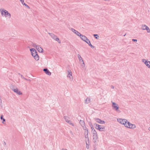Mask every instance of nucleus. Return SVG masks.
<instances>
[{
  "label": "nucleus",
  "mask_w": 150,
  "mask_h": 150,
  "mask_svg": "<svg viewBox=\"0 0 150 150\" xmlns=\"http://www.w3.org/2000/svg\"><path fill=\"white\" fill-rule=\"evenodd\" d=\"M70 132L72 134H73V133L71 131H70Z\"/></svg>",
  "instance_id": "nucleus-43"
},
{
  "label": "nucleus",
  "mask_w": 150,
  "mask_h": 150,
  "mask_svg": "<svg viewBox=\"0 0 150 150\" xmlns=\"http://www.w3.org/2000/svg\"><path fill=\"white\" fill-rule=\"evenodd\" d=\"M146 27H147L148 26L146 25H142V28L143 30H146Z\"/></svg>",
  "instance_id": "nucleus-21"
},
{
  "label": "nucleus",
  "mask_w": 150,
  "mask_h": 150,
  "mask_svg": "<svg viewBox=\"0 0 150 150\" xmlns=\"http://www.w3.org/2000/svg\"><path fill=\"white\" fill-rule=\"evenodd\" d=\"M0 105H2V103L1 101V98H0ZM2 105H1V107H2Z\"/></svg>",
  "instance_id": "nucleus-41"
},
{
  "label": "nucleus",
  "mask_w": 150,
  "mask_h": 150,
  "mask_svg": "<svg viewBox=\"0 0 150 150\" xmlns=\"http://www.w3.org/2000/svg\"><path fill=\"white\" fill-rule=\"evenodd\" d=\"M149 129L150 131V127H149Z\"/></svg>",
  "instance_id": "nucleus-47"
},
{
  "label": "nucleus",
  "mask_w": 150,
  "mask_h": 150,
  "mask_svg": "<svg viewBox=\"0 0 150 150\" xmlns=\"http://www.w3.org/2000/svg\"><path fill=\"white\" fill-rule=\"evenodd\" d=\"M18 74H19V75H21V74H20V73H18Z\"/></svg>",
  "instance_id": "nucleus-48"
},
{
  "label": "nucleus",
  "mask_w": 150,
  "mask_h": 150,
  "mask_svg": "<svg viewBox=\"0 0 150 150\" xmlns=\"http://www.w3.org/2000/svg\"><path fill=\"white\" fill-rule=\"evenodd\" d=\"M21 76L22 78H23L25 80H27V79L25 78H24L22 75H21Z\"/></svg>",
  "instance_id": "nucleus-38"
},
{
  "label": "nucleus",
  "mask_w": 150,
  "mask_h": 150,
  "mask_svg": "<svg viewBox=\"0 0 150 150\" xmlns=\"http://www.w3.org/2000/svg\"><path fill=\"white\" fill-rule=\"evenodd\" d=\"M86 142H87V143H89V139L88 140V139H86Z\"/></svg>",
  "instance_id": "nucleus-40"
},
{
  "label": "nucleus",
  "mask_w": 150,
  "mask_h": 150,
  "mask_svg": "<svg viewBox=\"0 0 150 150\" xmlns=\"http://www.w3.org/2000/svg\"><path fill=\"white\" fill-rule=\"evenodd\" d=\"M64 118L65 119V121L67 122L69 120H68L69 119V117L66 116H64Z\"/></svg>",
  "instance_id": "nucleus-24"
},
{
  "label": "nucleus",
  "mask_w": 150,
  "mask_h": 150,
  "mask_svg": "<svg viewBox=\"0 0 150 150\" xmlns=\"http://www.w3.org/2000/svg\"><path fill=\"white\" fill-rule=\"evenodd\" d=\"M132 41L133 42H136L137 41V40L136 39H132Z\"/></svg>",
  "instance_id": "nucleus-39"
},
{
  "label": "nucleus",
  "mask_w": 150,
  "mask_h": 150,
  "mask_svg": "<svg viewBox=\"0 0 150 150\" xmlns=\"http://www.w3.org/2000/svg\"><path fill=\"white\" fill-rule=\"evenodd\" d=\"M88 44L91 47L92 49H93L95 48V47L94 46H93V45H92L91 43V42H89Z\"/></svg>",
  "instance_id": "nucleus-26"
},
{
  "label": "nucleus",
  "mask_w": 150,
  "mask_h": 150,
  "mask_svg": "<svg viewBox=\"0 0 150 150\" xmlns=\"http://www.w3.org/2000/svg\"><path fill=\"white\" fill-rule=\"evenodd\" d=\"M112 107L113 109L117 111H119V107L118 105L115 102H112Z\"/></svg>",
  "instance_id": "nucleus-5"
},
{
  "label": "nucleus",
  "mask_w": 150,
  "mask_h": 150,
  "mask_svg": "<svg viewBox=\"0 0 150 150\" xmlns=\"http://www.w3.org/2000/svg\"><path fill=\"white\" fill-rule=\"evenodd\" d=\"M84 134H88V129L86 130H85Z\"/></svg>",
  "instance_id": "nucleus-33"
},
{
  "label": "nucleus",
  "mask_w": 150,
  "mask_h": 150,
  "mask_svg": "<svg viewBox=\"0 0 150 150\" xmlns=\"http://www.w3.org/2000/svg\"><path fill=\"white\" fill-rule=\"evenodd\" d=\"M27 80V81H30V79H27V80Z\"/></svg>",
  "instance_id": "nucleus-46"
},
{
  "label": "nucleus",
  "mask_w": 150,
  "mask_h": 150,
  "mask_svg": "<svg viewBox=\"0 0 150 150\" xmlns=\"http://www.w3.org/2000/svg\"><path fill=\"white\" fill-rule=\"evenodd\" d=\"M71 30L72 31V32L74 33H75L76 35H77L78 36H79V35L81 34V33L79 32L78 31L76 30L74 28H71Z\"/></svg>",
  "instance_id": "nucleus-11"
},
{
  "label": "nucleus",
  "mask_w": 150,
  "mask_h": 150,
  "mask_svg": "<svg viewBox=\"0 0 150 150\" xmlns=\"http://www.w3.org/2000/svg\"><path fill=\"white\" fill-rule=\"evenodd\" d=\"M93 135H97V132H96V131L94 129L93 130Z\"/></svg>",
  "instance_id": "nucleus-30"
},
{
  "label": "nucleus",
  "mask_w": 150,
  "mask_h": 150,
  "mask_svg": "<svg viewBox=\"0 0 150 150\" xmlns=\"http://www.w3.org/2000/svg\"><path fill=\"white\" fill-rule=\"evenodd\" d=\"M20 0L22 4L23 5H25V7H26L27 8H30L29 6L28 5H27L25 3H24V0Z\"/></svg>",
  "instance_id": "nucleus-16"
},
{
  "label": "nucleus",
  "mask_w": 150,
  "mask_h": 150,
  "mask_svg": "<svg viewBox=\"0 0 150 150\" xmlns=\"http://www.w3.org/2000/svg\"><path fill=\"white\" fill-rule=\"evenodd\" d=\"M93 36L95 38L97 39H98V38H99V36L98 34H94L93 35Z\"/></svg>",
  "instance_id": "nucleus-25"
},
{
  "label": "nucleus",
  "mask_w": 150,
  "mask_h": 150,
  "mask_svg": "<svg viewBox=\"0 0 150 150\" xmlns=\"http://www.w3.org/2000/svg\"><path fill=\"white\" fill-rule=\"evenodd\" d=\"M126 127L128 128L133 129H134L136 127V126L135 124H131L129 121Z\"/></svg>",
  "instance_id": "nucleus-7"
},
{
  "label": "nucleus",
  "mask_w": 150,
  "mask_h": 150,
  "mask_svg": "<svg viewBox=\"0 0 150 150\" xmlns=\"http://www.w3.org/2000/svg\"><path fill=\"white\" fill-rule=\"evenodd\" d=\"M79 36L80 37L81 39L83 41H85V40L87 38L85 35H83L81 34L79 35Z\"/></svg>",
  "instance_id": "nucleus-13"
},
{
  "label": "nucleus",
  "mask_w": 150,
  "mask_h": 150,
  "mask_svg": "<svg viewBox=\"0 0 150 150\" xmlns=\"http://www.w3.org/2000/svg\"><path fill=\"white\" fill-rule=\"evenodd\" d=\"M43 71L47 74L49 76L51 75V72L49 71V70L47 69H43Z\"/></svg>",
  "instance_id": "nucleus-10"
},
{
  "label": "nucleus",
  "mask_w": 150,
  "mask_h": 150,
  "mask_svg": "<svg viewBox=\"0 0 150 150\" xmlns=\"http://www.w3.org/2000/svg\"><path fill=\"white\" fill-rule=\"evenodd\" d=\"M95 120L96 122L100 124H104L105 123V122L100 120L99 118H95Z\"/></svg>",
  "instance_id": "nucleus-9"
},
{
  "label": "nucleus",
  "mask_w": 150,
  "mask_h": 150,
  "mask_svg": "<svg viewBox=\"0 0 150 150\" xmlns=\"http://www.w3.org/2000/svg\"><path fill=\"white\" fill-rule=\"evenodd\" d=\"M67 122L70 125H72V126H74V124H73V123L72 122V121L71 120H69Z\"/></svg>",
  "instance_id": "nucleus-27"
},
{
  "label": "nucleus",
  "mask_w": 150,
  "mask_h": 150,
  "mask_svg": "<svg viewBox=\"0 0 150 150\" xmlns=\"http://www.w3.org/2000/svg\"><path fill=\"white\" fill-rule=\"evenodd\" d=\"M85 135V137L86 139H88V140H89V137H88V134H84Z\"/></svg>",
  "instance_id": "nucleus-35"
},
{
  "label": "nucleus",
  "mask_w": 150,
  "mask_h": 150,
  "mask_svg": "<svg viewBox=\"0 0 150 150\" xmlns=\"http://www.w3.org/2000/svg\"><path fill=\"white\" fill-rule=\"evenodd\" d=\"M62 150H67V149H62Z\"/></svg>",
  "instance_id": "nucleus-45"
},
{
  "label": "nucleus",
  "mask_w": 150,
  "mask_h": 150,
  "mask_svg": "<svg viewBox=\"0 0 150 150\" xmlns=\"http://www.w3.org/2000/svg\"><path fill=\"white\" fill-rule=\"evenodd\" d=\"M146 27V30L147 33H149L150 32V29L148 27Z\"/></svg>",
  "instance_id": "nucleus-31"
},
{
  "label": "nucleus",
  "mask_w": 150,
  "mask_h": 150,
  "mask_svg": "<svg viewBox=\"0 0 150 150\" xmlns=\"http://www.w3.org/2000/svg\"><path fill=\"white\" fill-rule=\"evenodd\" d=\"M81 62H82V66L83 67H84V66H85V64H84V61L83 60H82V61H81Z\"/></svg>",
  "instance_id": "nucleus-37"
},
{
  "label": "nucleus",
  "mask_w": 150,
  "mask_h": 150,
  "mask_svg": "<svg viewBox=\"0 0 150 150\" xmlns=\"http://www.w3.org/2000/svg\"><path fill=\"white\" fill-rule=\"evenodd\" d=\"M146 66L148 67V68L150 69V61H149L147 63V64H146Z\"/></svg>",
  "instance_id": "nucleus-29"
},
{
  "label": "nucleus",
  "mask_w": 150,
  "mask_h": 150,
  "mask_svg": "<svg viewBox=\"0 0 150 150\" xmlns=\"http://www.w3.org/2000/svg\"><path fill=\"white\" fill-rule=\"evenodd\" d=\"M90 98H87L85 100V103L87 104L89 103L90 102Z\"/></svg>",
  "instance_id": "nucleus-19"
},
{
  "label": "nucleus",
  "mask_w": 150,
  "mask_h": 150,
  "mask_svg": "<svg viewBox=\"0 0 150 150\" xmlns=\"http://www.w3.org/2000/svg\"><path fill=\"white\" fill-rule=\"evenodd\" d=\"M48 34L51 36V37L53 39L57 41L59 43H60V40L57 37V36L52 33H49Z\"/></svg>",
  "instance_id": "nucleus-6"
},
{
  "label": "nucleus",
  "mask_w": 150,
  "mask_h": 150,
  "mask_svg": "<svg viewBox=\"0 0 150 150\" xmlns=\"http://www.w3.org/2000/svg\"><path fill=\"white\" fill-rule=\"evenodd\" d=\"M30 50L32 55L34 57V59L36 61L38 60L39 59V57L37 51L33 48L30 49Z\"/></svg>",
  "instance_id": "nucleus-1"
},
{
  "label": "nucleus",
  "mask_w": 150,
  "mask_h": 150,
  "mask_svg": "<svg viewBox=\"0 0 150 150\" xmlns=\"http://www.w3.org/2000/svg\"><path fill=\"white\" fill-rule=\"evenodd\" d=\"M114 86H112H112H111V88H112V89H114Z\"/></svg>",
  "instance_id": "nucleus-42"
},
{
  "label": "nucleus",
  "mask_w": 150,
  "mask_h": 150,
  "mask_svg": "<svg viewBox=\"0 0 150 150\" xmlns=\"http://www.w3.org/2000/svg\"><path fill=\"white\" fill-rule=\"evenodd\" d=\"M1 150H3V149H2Z\"/></svg>",
  "instance_id": "nucleus-50"
},
{
  "label": "nucleus",
  "mask_w": 150,
  "mask_h": 150,
  "mask_svg": "<svg viewBox=\"0 0 150 150\" xmlns=\"http://www.w3.org/2000/svg\"><path fill=\"white\" fill-rule=\"evenodd\" d=\"M148 61H149L144 59H142V62L144 63L146 65V64H147V63L148 62Z\"/></svg>",
  "instance_id": "nucleus-22"
},
{
  "label": "nucleus",
  "mask_w": 150,
  "mask_h": 150,
  "mask_svg": "<svg viewBox=\"0 0 150 150\" xmlns=\"http://www.w3.org/2000/svg\"><path fill=\"white\" fill-rule=\"evenodd\" d=\"M0 118L1 120H2V122L3 123H4V122H5L6 120L4 118V116L3 115H1V116Z\"/></svg>",
  "instance_id": "nucleus-18"
},
{
  "label": "nucleus",
  "mask_w": 150,
  "mask_h": 150,
  "mask_svg": "<svg viewBox=\"0 0 150 150\" xmlns=\"http://www.w3.org/2000/svg\"><path fill=\"white\" fill-rule=\"evenodd\" d=\"M14 86H13V88H11L12 90L15 93L17 94L21 95L22 94V93L20 91H19L18 89L16 88H13Z\"/></svg>",
  "instance_id": "nucleus-8"
},
{
  "label": "nucleus",
  "mask_w": 150,
  "mask_h": 150,
  "mask_svg": "<svg viewBox=\"0 0 150 150\" xmlns=\"http://www.w3.org/2000/svg\"><path fill=\"white\" fill-rule=\"evenodd\" d=\"M93 142L94 143H95L97 139H98V136L97 135H93Z\"/></svg>",
  "instance_id": "nucleus-14"
},
{
  "label": "nucleus",
  "mask_w": 150,
  "mask_h": 150,
  "mask_svg": "<svg viewBox=\"0 0 150 150\" xmlns=\"http://www.w3.org/2000/svg\"><path fill=\"white\" fill-rule=\"evenodd\" d=\"M32 45L33 47H35L36 48L38 46V45H36L35 44L33 43H32Z\"/></svg>",
  "instance_id": "nucleus-32"
},
{
  "label": "nucleus",
  "mask_w": 150,
  "mask_h": 150,
  "mask_svg": "<svg viewBox=\"0 0 150 150\" xmlns=\"http://www.w3.org/2000/svg\"><path fill=\"white\" fill-rule=\"evenodd\" d=\"M89 125L92 129V131H93V130L94 129L93 124L91 122H89Z\"/></svg>",
  "instance_id": "nucleus-20"
},
{
  "label": "nucleus",
  "mask_w": 150,
  "mask_h": 150,
  "mask_svg": "<svg viewBox=\"0 0 150 150\" xmlns=\"http://www.w3.org/2000/svg\"><path fill=\"white\" fill-rule=\"evenodd\" d=\"M4 145H6V143L5 142H4Z\"/></svg>",
  "instance_id": "nucleus-44"
},
{
  "label": "nucleus",
  "mask_w": 150,
  "mask_h": 150,
  "mask_svg": "<svg viewBox=\"0 0 150 150\" xmlns=\"http://www.w3.org/2000/svg\"><path fill=\"white\" fill-rule=\"evenodd\" d=\"M36 49L40 52L42 53L43 52V49L39 45H38L36 48Z\"/></svg>",
  "instance_id": "nucleus-12"
},
{
  "label": "nucleus",
  "mask_w": 150,
  "mask_h": 150,
  "mask_svg": "<svg viewBox=\"0 0 150 150\" xmlns=\"http://www.w3.org/2000/svg\"><path fill=\"white\" fill-rule=\"evenodd\" d=\"M94 125H95V128L99 131L101 132L105 131V126L103 125H100L96 123L94 124Z\"/></svg>",
  "instance_id": "nucleus-3"
},
{
  "label": "nucleus",
  "mask_w": 150,
  "mask_h": 150,
  "mask_svg": "<svg viewBox=\"0 0 150 150\" xmlns=\"http://www.w3.org/2000/svg\"><path fill=\"white\" fill-rule=\"evenodd\" d=\"M86 148L87 149H88L89 148V143H87V142L86 141Z\"/></svg>",
  "instance_id": "nucleus-34"
},
{
  "label": "nucleus",
  "mask_w": 150,
  "mask_h": 150,
  "mask_svg": "<svg viewBox=\"0 0 150 150\" xmlns=\"http://www.w3.org/2000/svg\"><path fill=\"white\" fill-rule=\"evenodd\" d=\"M67 73H68V76H67L68 77H69L70 78V79L71 78L70 76H71V77L72 78V72L70 70H68L67 71Z\"/></svg>",
  "instance_id": "nucleus-15"
},
{
  "label": "nucleus",
  "mask_w": 150,
  "mask_h": 150,
  "mask_svg": "<svg viewBox=\"0 0 150 150\" xmlns=\"http://www.w3.org/2000/svg\"><path fill=\"white\" fill-rule=\"evenodd\" d=\"M82 127H83V129L85 130H86L88 129L85 126H82Z\"/></svg>",
  "instance_id": "nucleus-36"
},
{
  "label": "nucleus",
  "mask_w": 150,
  "mask_h": 150,
  "mask_svg": "<svg viewBox=\"0 0 150 150\" xmlns=\"http://www.w3.org/2000/svg\"><path fill=\"white\" fill-rule=\"evenodd\" d=\"M79 123L82 127L85 126V123L83 120H80L79 122Z\"/></svg>",
  "instance_id": "nucleus-17"
},
{
  "label": "nucleus",
  "mask_w": 150,
  "mask_h": 150,
  "mask_svg": "<svg viewBox=\"0 0 150 150\" xmlns=\"http://www.w3.org/2000/svg\"><path fill=\"white\" fill-rule=\"evenodd\" d=\"M78 57L79 58V59L80 61L81 62L82 60H83V59L81 55L79 54H78L77 55Z\"/></svg>",
  "instance_id": "nucleus-23"
},
{
  "label": "nucleus",
  "mask_w": 150,
  "mask_h": 150,
  "mask_svg": "<svg viewBox=\"0 0 150 150\" xmlns=\"http://www.w3.org/2000/svg\"><path fill=\"white\" fill-rule=\"evenodd\" d=\"M117 121L120 123L124 125V126L126 127L128 122L127 120L126 119H122L121 118L117 119Z\"/></svg>",
  "instance_id": "nucleus-4"
},
{
  "label": "nucleus",
  "mask_w": 150,
  "mask_h": 150,
  "mask_svg": "<svg viewBox=\"0 0 150 150\" xmlns=\"http://www.w3.org/2000/svg\"><path fill=\"white\" fill-rule=\"evenodd\" d=\"M1 12L2 16H4L5 17L9 16V17H11V14L5 10L4 9H1Z\"/></svg>",
  "instance_id": "nucleus-2"
},
{
  "label": "nucleus",
  "mask_w": 150,
  "mask_h": 150,
  "mask_svg": "<svg viewBox=\"0 0 150 150\" xmlns=\"http://www.w3.org/2000/svg\"><path fill=\"white\" fill-rule=\"evenodd\" d=\"M84 41L86 42L88 44L89 42H90L89 40L87 38H86V39Z\"/></svg>",
  "instance_id": "nucleus-28"
},
{
  "label": "nucleus",
  "mask_w": 150,
  "mask_h": 150,
  "mask_svg": "<svg viewBox=\"0 0 150 150\" xmlns=\"http://www.w3.org/2000/svg\"><path fill=\"white\" fill-rule=\"evenodd\" d=\"M93 150H96V149H94Z\"/></svg>",
  "instance_id": "nucleus-49"
}]
</instances>
